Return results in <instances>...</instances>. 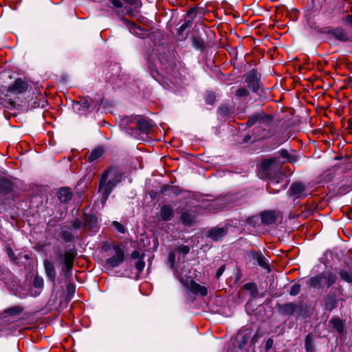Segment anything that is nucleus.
<instances>
[{
    "label": "nucleus",
    "instance_id": "obj_21",
    "mask_svg": "<svg viewBox=\"0 0 352 352\" xmlns=\"http://www.w3.org/2000/svg\"><path fill=\"white\" fill-rule=\"evenodd\" d=\"M342 4L343 3H340L338 4H333L328 7L324 11L326 16H327L329 18H332L337 16L339 14L338 10L342 8Z\"/></svg>",
    "mask_w": 352,
    "mask_h": 352
},
{
    "label": "nucleus",
    "instance_id": "obj_33",
    "mask_svg": "<svg viewBox=\"0 0 352 352\" xmlns=\"http://www.w3.org/2000/svg\"><path fill=\"white\" fill-rule=\"evenodd\" d=\"M300 288H301V286L300 284L296 283V284L293 285L289 291V294L291 296H296L297 294H299V292L300 291Z\"/></svg>",
    "mask_w": 352,
    "mask_h": 352
},
{
    "label": "nucleus",
    "instance_id": "obj_46",
    "mask_svg": "<svg viewBox=\"0 0 352 352\" xmlns=\"http://www.w3.org/2000/svg\"><path fill=\"white\" fill-rule=\"evenodd\" d=\"M280 155L283 158L288 159L291 155L286 149H282L280 151Z\"/></svg>",
    "mask_w": 352,
    "mask_h": 352
},
{
    "label": "nucleus",
    "instance_id": "obj_7",
    "mask_svg": "<svg viewBox=\"0 0 352 352\" xmlns=\"http://www.w3.org/2000/svg\"><path fill=\"white\" fill-rule=\"evenodd\" d=\"M113 254L106 260V264L110 267L119 266L124 262V252L119 245L113 246Z\"/></svg>",
    "mask_w": 352,
    "mask_h": 352
},
{
    "label": "nucleus",
    "instance_id": "obj_12",
    "mask_svg": "<svg viewBox=\"0 0 352 352\" xmlns=\"http://www.w3.org/2000/svg\"><path fill=\"white\" fill-rule=\"evenodd\" d=\"M43 265L47 277L55 285L56 273L54 264L47 259L44 260Z\"/></svg>",
    "mask_w": 352,
    "mask_h": 352
},
{
    "label": "nucleus",
    "instance_id": "obj_32",
    "mask_svg": "<svg viewBox=\"0 0 352 352\" xmlns=\"http://www.w3.org/2000/svg\"><path fill=\"white\" fill-rule=\"evenodd\" d=\"M205 100L209 104H214L216 100L215 94L213 92H208L205 96Z\"/></svg>",
    "mask_w": 352,
    "mask_h": 352
},
{
    "label": "nucleus",
    "instance_id": "obj_2",
    "mask_svg": "<svg viewBox=\"0 0 352 352\" xmlns=\"http://www.w3.org/2000/svg\"><path fill=\"white\" fill-rule=\"evenodd\" d=\"M261 169H262V177H265V178L268 179L270 180L267 188V190L272 193L274 192H278L280 190H275L273 188V186L277 184L278 183V181L276 180L274 177H270V174L272 172H274V173H277L278 175V177L280 175L279 170V165L276 163V159H268L264 160L261 163Z\"/></svg>",
    "mask_w": 352,
    "mask_h": 352
},
{
    "label": "nucleus",
    "instance_id": "obj_43",
    "mask_svg": "<svg viewBox=\"0 0 352 352\" xmlns=\"http://www.w3.org/2000/svg\"><path fill=\"white\" fill-rule=\"evenodd\" d=\"M8 254L10 259H12L14 262L17 261V257L16 256L14 252L11 248L8 249Z\"/></svg>",
    "mask_w": 352,
    "mask_h": 352
},
{
    "label": "nucleus",
    "instance_id": "obj_29",
    "mask_svg": "<svg viewBox=\"0 0 352 352\" xmlns=\"http://www.w3.org/2000/svg\"><path fill=\"white\" fill-rule=\"evenodd\" d=\"M159 60L162 63V64L166 65L165 68L166 69H172V65H171L172 57L171 56H168L167 58H165L164 60V57L162 56H161L160 57H159Z\"/></svg>",
    "mask_w": 352,
    "mask_h": 352
},
{
    "label": "nucleus",
    "instance_id": "obj_11",
    "mask_svg": "<svg viewBox=\"0 0 352 352\" xmlns=\"http://www.w3.org/2000/svg\"><path fill=\"white\" fill-rule=\"evenodd\" d=\"M227 234V230L224 228H212L208 230L206 236L214 241H219L224 237Z\"/></svg>",
    "mask_w": 352,
    "mask_h": 352
},
{
    "label": "nucleus",
    "instance_id": "obj_34",
    "mask_svg": "<svg viewBox=\"0 0 352 352\" xmlns=\"http://www.w3.org/2000/svg\"><path fill=\"white\" fill-rule=\"evenodd\" d=\"M10 183L5 179L0 180V187L5 192L10 190Z\"/></svg>",
    "mask_w": 352,
    "mask_h": 352
},
{
    "label": "nucleus",
    "instance_id": "obj_25",
    "mask_svg": "<svg viewBox=\"0 0 352 352\" xmlns=\"http://www.w3.org/2000/svg\"><path fill=\"white\" fill-rule=\"evenodd\" d=\"M339 274L343 280L352 283V270H341Z\"/></svg>",
    "mask_w": 352,
    "mask_h": 352
},
{
    "label": "nucleus",
    "instance_id": "obj_22",
    "mask_svg": "<svg viewBox=\"0 0 352 352\" xmlns=\"http://www.w3.org/2000/svg\"><path fill=\"white\" fill-rule=\"evenodd\" d=\"M103 153L104 149L102 147H98L87 155L85 157L89 162H92L100 157Z\"/></svg>",
    "mask_w": 352,
    "mask_h": 352
},
{
    "label": "nucleus",
    "instance_id": "obj_1",
    "mask_svg": "<svg viewBox=\"0 0 352 352\" xmlns=\"http://www.w3.org/2000/svg\"><path fill=\"white\" fill-rule=\"evenodd\" d=\"M122 174L115 167L105 170L101 175L99 191L101 192L103 204L105 203L113 188L122 182Z\"/></svg>",
    "mask_w": 352,
    "mask_h": 352
},
{
    "label": "nucleus",
    "instance_id": "obj_35",
    "mask_svg": "<svg viewBox=\"0 0 352 352\" xmlns=\"http://www.w3.org/2000/svg\"><path fill=\"white\" fill-rule=\"evenodd\" d=\"M113 225L115 228L120 233L123 234L126 232L124 226L118 221H113Z\"/></svg>",
    "mask_w": 352,
    "mask_h": 352
},
{
    "label": "nucleus",
    "instance_id": "obj_30",
    "mask_svg": "<svg viewBox=\"0 0 352 352\" xmlns=\"http://www.w3.org/2000/svg\"><path fill=\"white\" fill-rule=\"evenodd\" d=\"M231 110L228 105H221L218 108L219 113L222 116H227L230 114Z\"/></svg>",
    "mask_w": 352,
    "mask_h": 352
},
{
    "label": "nucleus",
    "instance_id": "obj_42",
    "mask_svg": "<svg viewBox=\"0 0 352 352\" xmlns=\"http://www.w3.org/2000/svg\"><path fill=\"white\" fill-rule=\"evenodd\" d=\"M166 189H169L173 194L177 195L179 194V190L175 186H164L163 187L162 192H164Z\"/></svg>",
    "mask_w": 352,
    "mask_h": 352
},
{
    "label": "nucleus",
    "instance_id": "obj_19",
    "mask_svg": "<svg viewBox=\"0 0 352 352\" xmlns=\"http://www.w3.org/2000/svg\"><path fill=\"white\" fill-rule=\"evenodd\" d=\"M297 309V305L293 302L285 303L279 307V311L284 316L292 315Z\"/></svg>",
    "mask_w": 352,
    "mask_h": 352
},
{
    "label": "nucleus",
    "instance_id": "obj_41",
    "mask_svg": "<svg viewBox=\"0 0 352 352\" xmlns=\"http://www.w3.org/2000/svg\"><path fill=\"white\" fill-rule=\"evenodd\" d=\"M148 67L151 72V75L153 76V77L154 78H155L156 80H159L158 78H159V73L155 69V67H153V65H148Z\"/></svg>",
    "mask_w": 352,
    "mask_h": 352
},
{
    "label": "nucleus",
    "instance_id": "obj_50",
    "mask_svg": "<svg viewBox=\"0 0 352 352\" xmlns=\"http://www.w3.org/2000/svg\"><path fill=\"white\" fill-rule=\"evenodd\" d=\"M131 256L133 259H137V258H140L142 257V256H140V252L138 250L133 251L131 254Z\"/></svg>",
    "mask_w": 352,
    "mask_h": 352
},
{
    "label": "nucleus",
    "instance_id": "obj_37",
    "mask_svg": "<svg viewBox=\"0 0 352 352\" xmlns=\"http://www.w3.org/2000/svg\"><path fill=\"white\" fill-rule=\"evenodd\" d=\"M145 266V263L143 261V256L140 258V260H138L135 263V267L139 272H142Z\"/></svg>",
    "mask_w": 352,
    "mask_h": 352
},
{
    "label": "nucleus",
    "instance_id": "obj_45",
    "mask_svg": "<svg viewBox=\"0 0 352 352\" xmlns=\"http://www.w3.org/2000/svg\"><path fill=\"white\" fill-rule=\"evenodd\" d=\"M342 21L349 26H352V15H347L342 19Z\"/></svg>",
    "mask_w": 352,
    "mask_h": 352
},
{
    "label": "nucleus",
    "instance_id": "obj_18",
    "mask_svg": "<svg viewBox=\"0 0 352 352\" xmlns=\"http://www.w3.org/2000/svg\"><path fill=\"white\" fill-rule=\"evenodd\" d=\"M181 221L184 225L191 226L196 221V216L188 210H185L182 212Z\"/></svg>",
    "mask_w": 352,
    "mask_h": 352
},
{
    "label": "nucleus",
    "instance_id": "obj_27",
    "mask_svg": "<svg viewBox=\"0 0 352 352\" xmlns=\"http://www.w3.org/2000/svg\"><path fill=\"white\" fill-rule=\"evenodd\" d=\"M331 323L335 330L338 333H342L343 331V323L340 318H335L331 320Z\"/></svg>",
    "mask_w": 352,
    "mask_h": 352
},
{
    "label": "nucleus",
    "instance_id": "obj_38",
    "mask_svg": "<svg viewBox=\"0 0 352 352\" xmlns=\"http://www.w3.org/2000/svg\"><path fill=\"white\" fill-rule=\"evenodd\" d=\"M34 285L35 287L41 288L43 286V278L36 276L34 280Z\"/></svg>",
    "mask_w": 352,
    "mask_h": 352
},
{
    "label": "nucleus",
    "instance_id": "obj_15",
    "mask_svg": "<svg viewBox=\"0 0 352 352\" xmlns=\"http://www.w3.org/2000/svg\"><path fill=\"white\" fill-rule=\"evenodd\" d=\"M91 102L87 98H83L78 102H74L73 104V109L78 112H84L88 111L90 108Z\"/></svg>",
    "mask_w": 352,
    "mask_h": 352
},
{
    "label": "nucleus",
    "instance_id": "obj_51",
    "mask_svg": "<svg viewBox=\"0 0 352 352\" xmlns=\"http://www.w3.org/2000/svg\"><path fill=\"white\" fill-rule=\"evenodd\" d=\"M287 160L290 163H294L296 161V159L294 156L290 155L289 157L287 159Z\"/></svg>",
    "mask_w": 352,
    "mask_h": 352
},
{
    "label": "nucleus",
    "instance_id": "obj_16",
    "mask_svg": "<svg viewBox=\"0 0 352 352\" xmlns=\"http://www.w3.org/2000/svg\"><path fill=\"white\" fill-rule=\"evenodd\" d=\"M72 196V192L69 188H60L57 192V197L62 203H67Z\"/></svg>",
    "mask_w": 352,
    "mask_h": 352
},
{
    "label": "nucleus",
    "instance_id": "obj_53",
    "mask_svg": "<svg viewBox=\"0 0 352 352\" xmlns=\"http://www.w3.org/2000/svg\"><path fill=\"white\" fill-rule=\"evenodd\" d=\"M194 43H196V47H202V43L199 42V41H194Z\"/></svg>",
    "mask_w": 352,
    "mask_h": 352
},
{
    "label": "nucleus",
    "instance_id": "obj_10",
    "mask_svg": "<svg viewBox=\"0 0 352 352\" xmlns=\"http://www.w3.org/2000/svg\"><path fill=\"white\" fill-rule=\"evenodd\" d=\"M327 34L341 42H346L349 40L348 33L342 28H329Z\"/></svg>",
    "mask_w": 352,
    "mask_h": 352
},
{
    "label": "nucleus",
    "instance_id": "obj_14",
    "mask_svg": "<svg viewBox=\"0 0 352 352\" xmlns=\"http://www.w3.org/2000/svg\"><path fill=\"white\" fill-rule=\"evenodd\" d=\"M160 216L164 221H168L174 217V210L168 205H162L160 209Z\"/></svg>",
    "mask_w": 352,
    "mask_h": 352
},
{
    "label": "nucleus",
    "instance_id": "obj_5",
    "mask_svg": "<svg viewBox=\"0 0 352 352\" xmlns=\"http://www.w3.org/2000/svg\"><path fill=\"white\" fill-rule=\"evenodd\" d=\"M76 256V252L74 250H69L63 255V265L62 272L66 278L70 276L71 271L74 266V261Z\"/></svg>",
    "mask_w": 352,
    "mask_h": 352
},
{
    "label": "nucleus",
    "instance_id": "obj_52",
    "mask_svg": "<svg viewBox=\"0 0 352 352\" xmlns=\"http://www.w3.org/2000/svg\"><path fill=\"white\" fill-rule=\"evenodd\" d=\"M254 286V285L252 283H246L245 285H244V287L247 289H249L251 288V287Z\"/></svg>",
    "mask_w": 352,
    "mask_h": 352
},
{
    "label": "nucleus",
    "instance_id": "obj_48",
    "mask_svg": "<svg viewBox=\"0 0 352 352\" xmlns=\"http://www.w3.org/2000/svg\"><path fill=\"white\" fill-rule=\"evenodd\" d=\"M225 270V265H221L219 269L217 271V273H216V277L217 278H219L221 275L223 273Z\"/></svg>",
    "mask_w": 352,
    "mask_h": 352
},
{
    "label": "nucleus",
    "instance_id": "obj_44",
    "mask_svg": "<svg viewBox=\"0 0 352 352\" xmlns=\"http://www.w3.org/2000/svg\"><path fill=\"white\" fill-rule=\"evenodd\" d=\"M9 313H10L11 314H13V315H15V314H20L21 311H22V309L19 307H12V308H10L9 310H8Z\"/></svg>",
    "mask_w": 352,
    "mask_h": 352
},
{
    "label": "nucleus",
    "instance_id": "obj_23",
    "mask_svg": "<svg viewBox=\"0 0 352 352\" xmlns=\"http://www.w3.org/2000/svg\"><path fill=\"white\" fill-rule=\"evenodd\" d=\"M324 305L326 309L328 310H332L337 306V300L336 296L332 294H329L324 298Z\"/></svg>",
    "mask_w": 352,
    "mask_h": 352
},
{
    "label": "nucleus",
    "instance_id": "obj_47",
    "mask_svg": "<svg viewBox=\"0 0 352 352\" xmlns=\"http://www.w3.org/2000/svg\"><path fill=\"white\" fill-rule=\"evenodd\" d=\"M81 226V221L80 219H76L72 223V227L75 229H78Z\"/></svg>",
    "mask_w": 352,
    "mask_h": 352
},
{
    "label": "nucleus",
    "instance_id": "obj_54",
    "mask_svg": "<svg viewBox=\"0 0 352 352\" xmlns=\"http://www.w3.org/2000/svg\"><path fill=\"white\" fill-rule=\"evenodd\" d=\"M70 289H71V287L68 286V290L70 291Z\"/></svg>",
    "mask_w": 352,
    "mask_h": 352
},
{
    "label": "nucleus",
    "instance_id": "obj_28",
    "mask_svg": "<svg viewBox=\"0 0 352 352\" xmlns=\"http://www.w3.org/2000/svg\"><path fill=\"white\" fill-rule=\"evenodd\" d=\"M305 348L307 352H312L314 350V345H313V338L310 334H308L306 336L305 340Z\"/></svg>",
    "mask_w": 352,
    "mask_h": 352
},
{
    "label": "nucleus",
    "instance_id": "obj_31",
    "mask_svg": "<svg viewBox=\"0 0 352 352\" xmlns=\"http://www.w3.org/2000/svg\"><path fill=\"white\" fill-rule=\"evenodd\" d=\"M249 91L245 87H241L238 89L235 92V95L238 98L247 97L248 96H249Z\"/></svg>",
    "mask_w": 352,
    "mask_h": 352
},
{
    "label": "nucleus",
    "instance_id": "obj_17",
    "mask_svg": "<svg viewBox=\"0 0 352 352\" xmlns=\"http://www.w3.org/2000/svg\"><path fill=\"white\" fill-rule=\"evenodd\" d=\"M261 221L265 225H271L276 221V214L274 211L267 210L261 214Z\"/></svg>",
    "mask_w": 352,
    "mask_h": 352
},
{
    "label": "nucleus",
    "instance_id": "obj_24",
    "mask_svg": "<svg viewBox=\"0 0 352 352\" xmlns=\"http://www.w3.org/2000/svg\"><path fill=\"white\" fill-rule=\"evenodd\" d=\"M254 258L256 260L257 263L263 268L270 270V265L267 259L261 254L256 253L254 256Z\"/></svg>",
    "mask_w": 352,
    "mask_h": 352
},
{
    "label": "nucleus",
    "instance_id": "obj_9",
    "mask_svg": "<svg viewBox=\"0 0 352 352\" xmlns=\"http://www.w3.org/2000/svg\"><path fill=\"white\" fill-rule=\"evenodd\" d=\"M245 82L248 84V87L254 92H257L260 88V80L257 76L256 72L254 70L249 72L245 75Z\"/></svg>",
    "mask_w": 352,
    "mask_h": 352
},
{
    "label": "nucleus",
    "instance_id": "obj_3",
    "mask_svg": "<svg viewBox=\"0 0 352 352\" xmlns=\"http://www.w3.org/2000/svg\"><path fill=\"white\" fill-rule=\"evenodd\" d=\"M336 280V276L332 272H323L311 277L307 281L309 287L320 289L323 287H330Z\"/></svg>",
    "mask_w": 352,
    "mask_h": 352
},
{
    "label": "nucleus",
    "instance_id": "obj_6",
    "mask_svg": "<svg viewBox=\"0 0 352 352\" xmlns=\"http://www.w3.org/2000/svg\"><path fill=\"white\" fill-rule=\"evenodd\" d=\"M288 192L289 195L297 199H302L309 195L307 186L301 182L292 183Z\"/></svg>",
    "mask_w": 352,
    "mask_h": 352
},
{
    "label": "nucleus",
    "instance_id": "obj_36",
    "mask_svg": "<svg viewBox=\"0 0 352 352\" xmlns=\"http://www.w3.org/2000/svg\"><path fill=\"white\" fill-rule=\"evenodd\" d=\"M63 239L67 241H72L74 239V236L69 231H63L62 232Z\"/></svg>",
    "mask_w": 352,
    "mask_h": 352
},
{
    "label": "nucleus",
    "instance_id": "obj_8",
    "mask_svg": "<svg viewBox=\"0 0 352 352\" xmlns=\"http://www.w3.org/2000/svg\"><path fill=\"white\" fill-rule=\"evenodd\" d=\"M181 283L188 289L195 294H200L201 296H205L208 294L207 288L197 283L195 280L186 278V280L183 277L179 278Z\"/></svg>",
    "mask_w": 352,
    "mask_h": 352
},
{
    "label": "nucleus",
    "instance_id": "obj_13",
    "mask_svg": "<svg viewBox=\"0 0 352 352\" xmlns=\"http://www.w3.org/2000/svg\"><path fill=\"white\" fill-rule=\"evenodd\" d=\"M28 88V85L25 81L21 79H17L9 87L8 91L10 92L21 94L25 91Z\"/></svg>",
    "mask_w": 352,
    "mask_h": 352
},
{
    "label": "nucleus",
    "instance_id": "obj_20",
    "mask_svg": "<svg viewBox=\"0 0 352 352\" xmlns=\"http://www.w3.org/2000/svg\"><path fill=\"white\" fill-rule=\"evenodd\" d=\"M195 10L193 9L190 10L187 14V16L185 19V22L180 26L179 30L184 32L188 28L190 27L195 16Z\"/></svg>",
    "mask_w": 352,
    "mask_h": 352
},
{
    "label": "nucleus",
    "instance_id": "obj_49",
    "mask_svg": "<svg viewBox=\"0 0 352 352\" xmlns=\"http://www.w3.org/2000/svg\"><path fill=\"white\" fill-rule=\"evenodd\" d=\"M273 343H274V341L271 338H269L267 341H266V344H265V349L266 350H269L270 349L272 348V346H273Z\"/></svg>",
    "mask_w": 352,
    "mask_h": 352
},
{
    "label": "nucleus",
    "instance_id": "obj_4",
    "mask_svg": "<svg viewBox=\"0 0 352 352\" xmlns=\"http://www.w3.org/2000/svg\"><path fill=\"white\" fill-rule=\"evenodd\" d=\"M272 121V117L270 115L265 114L263 111H261L250 116L246 124L248 126H252L255 124L268 126Z\"/></svg>",
    "mask_w": 352,
    "mask_h": 352
},
{
    "label": "nucleus",
    "instance_id": "obj_40",
    "mask_svg": "<svg viewBox=\"0 0 352 352\" xmlns=\"http://www.w3.org/2000/svg\"><path fill=\"white\" fill-rule=\"evenodd\" d=\"M178 251L179 252V253H182L184 255H186L189 252L190 248L187 245H182L178 248Z\"/></svg>",
    "mask_w": 352,
    "mask_h": 352
},
{
    "label": "nucleus",
    "instance_id": "obj_39",
    "mask_svg": "<svg viewBox=\"0 0 352 352\" xmlns=\"http://www.w3.org/2000/svg\"><path fill=\"white\" fill-rule=\"evenodd\" d=\"M135 120L134 117L127 116L122 119V124L124 126L129 125L131 122H133Z\"/></svg>",
    "mask_w": 352,
    "mask_h": 352
},
{
    "label": "nucleus",
    "instance_id": "obj_26",
    "mask_svg": "<svg viewBox=\"0 0 352 352\" xmlns=\"http://www.w3.org/2000/svg\"><path fill=\"white\" fill-rule=\"evenodd\" d=\"M137 126L139 128V129L144 133H146L151 127L148 121L145 119L138 120L137 121Z\"/></svg>",
    "mask_w": 352,
    "mask_h": 352
}]
</instances>
